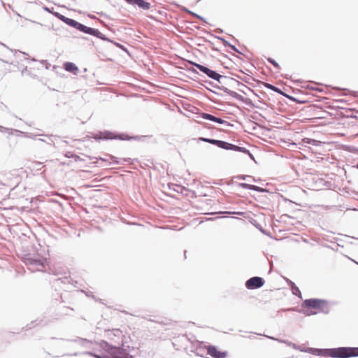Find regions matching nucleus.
<instances>
[{"mask_svg":"<svg viewBox=\"0 0 358 358\" xmlns=\"http://www.w3.org/2000/svg\"><path fill=\"white\" fill-rule=\"evenodd\" d=\"M303 306L315 309L312 313L316 314L319 312L328 313L329 310V303L325 300L311 299L303 301Z\"/></svg>","mask_w":358,"mask_h":358,"instance_id":"nucleus-1","label":"nucleus"},{"mask_svg":"<svg viewBox=\"0 0 358 358\" xmlns=\"http://www.w3.org/2000/svg\"><path fill=\"white\" fill-rule=\"evenodd\" d=\"M45 259L42 257H36L29 255L24 259V263L28 268L34 272L35 271H42L45 267Z\"/></svg>","mask_w":358,"mask_h":358,"instance_id":"nucleus-2","label":"nucleus"},{"mask_svg":"<svg viewBox=\"0 0 358 358\" xmlns=\"http://www.w3.org/2000/svg\"><path fill=\"white\" fill-rule=\"evenodd\" d=\"M200 140L203 142H207V143H211L213 145H217V147L221 148L222 149H225V150H232L239 151V152H245V153L248 152L244 148L239 147V146H237V145H233V144H231V143H229L227 142L222 141L210 139V138H200Z\"/></svg>","mask_w":358,"mask_h":358,"instance_id":"nucleus-3","label":"nucleus"},{"mask_svg":"<svg viewBox=\"0 0 358 358\" xmlns=\"http://www.w3.org/2000/svg\"><path fill=\"white\" fill-rule=\"evenodd\" d=\"M331 356L338 358H349L358 356V348H339L332 350Z\"/></svg>","mask_w":358,"mask_h":358,"instance_id":"nucleus-4","label":"nucleus"},{"mask_svg":"<svg viewBox=\"0 0 358 358\" xmlns=\"http://www.w3.org/2000/svg\"><path fill=\"white\" fill-rule=\"evenodd\" d=\"M204 348L207 350V355L213 358H226L228 356L227 351H221L215 345H206Z\"/></svg>","mask_w":358,"mask_h":358,"instance_id":"nucleus-5","label":"nucleus"},{"mask_svg":"<svg viewBox=\"0 0 358 358\" xmlns=\"http://www.w3.org/2000/svg\"><path fill=\"white\" fill-rule=\"evenodd\" d=\"M264 284V280L260 277H252L248 280L245 286L248 289H252L262 287Z\"/></svg>","mask_w":358,"mask_h":358,"instance_id":"nucleus-6","label":"nucleus"},{"mask_svg":"<svg viewBox=\"0 0 358 358\" xmlns=\"http://www.w3.org/2000/svg\"><path fill=\"white\" fill-rule=\"evenodd\" d=\"M93 138L95 139H114V138H119L121 140H127L129 139L127 136L125 135H121V136H115L111 132L105 131V132H101L99 135L94 134Z\"/></svg>","mask_w":358,"mask_h":358,"instance_id":"nucleus-7","label":"nucleus"},{"mask_svg":"<svg viewBox=\"0 0 358 358\" xmlns=\"http://www.w3.org/2000/svg\"><path fill=\"white\" fill-rule=\"evenodd\" d=\"M194 66L201 72L206 73L208 77L215 80H219L221 76L217 72L199 64H195Z\"/></svg>","mask_w":358,"mask_h":358,"instance_id":"nucleus-8","label":"nucleus"},{"mask_svg":"<svg viewBox=\"0 0 358 358\" xmlns=\"http://www.w3.org/2000/svg\"><path fill=\"white\" fill-rule=\"evenodd\" d=\"M67 24L70 27L76 28V29L85 34H90V27H87L73 19L70 18L69 20V23Z\"/></svg>","mask_w":358,"mask_h":358,"instance_id":"nucleus-9","label":"nucleus"},{"mask_svg":"<svg viewBox=\"0 0 358 358\" xmlns=\"http://www.w3.org/2000/svg\"><path fill=\"white\" fill-rule=\"evenodd\" d=\"M56 282L58 285L63 284L64 285V289H69V285H71L73 287H78V281L73 280L70 276L64 277L62 278H58L56 280Z\"/></svg>","mask_w":358,"mask_h":358,"instance_id":"nucleus-10","label":"nucleus"},{"mask_svg":"<svg viewBox=\"0 0 358 358\" xmlns=\"http://www.w3.org/2000/svg\"><path fill=\"white\" fill-rule=\"evenodd\" d=\"M64 69L74 75H80L83 77H86L85 75H82V71L80 70L74 63L66 62L64 64Z\"/></svg>","mask_w":358,"mask_h":358,"instance_id":"nucleus-11","label":"nucleus"},{"mask_svg":"<svg viewBox=\"0 0 358 358\" xmlns=\"http://www.w3.org/2000/svg\"><path fill=\"white\" fill-rule=\"evenodd\" d=\"M127 3L131 5H136L143 10H148L150 8V3L145 1L144 0H126Z\"/></svg>","mask_w":358,"mask_h":358,"instance_id":"nucleus-12","label":"nucleus"},{"mask_svg":"<svg viewBox=\"0 0 358 358\" xmlns=\"http://www.w3.org/2000/svg\"><path fill=\"white\" fill-rule=\"evenodd\" d=\"M68 341L73 343L76 345L80 346V347H86L88 343H90V341L86 338H83L78 337L76 339H71L68 340Z\"/></svg>","mask_w":358,"mask_h":358,"instance_id":"nucleus-13","label":"nucleus"},{"mask_svg":"<svg viewBox=\"0 0 358 358\" xmlns=\"http://www.w3.org/2000/svg\"><path fill=\"white\" fill-rule=\"evenodd\" d=\"M39 136H45L47 138H39L38 140L43 142L46 143L48 145H52L55 143L54 138H56V136H54L52 135H45V134H40Z\"/></svg>","mask_w":358,"mask_h":358,"instance_id":"nucleus-14","label":"nucleus"},{"mask_svg":"<svg viewBox=\"0 0 358 358\" xmlns=\"http://www.w3.org/2000/svg\"><path fill=\"white\" fill-rule=\"evenodd\" d=\"M77 236L78 237H84V236H87V229H84L83 228H80L79 229L77 230Z\"/></svg>","mask_w":358,"mask_h":358,"instance_id":"nucleus-15","label":"nucleus"},{"mask_svg":"<svg viewBox=\"0 0 358 358\" xmlns=\"http://www.w3.org/2000/svg\"><path fill=\"white\" fill-rule=\"evenodd\" d=\"M264 85H265V87L266 88L270 89V90H273L274 92H278V93L281 92L280 90H279L278 87H275V86H273V85H271L269 83H265Z\"/></svg>","mask_w":358,"mask_h":358,"instance_id":"nucleus-16","label":"nucleus"},{"mask_svg":"<svg viewBox=\"0 0 358 358\" xmlns=\"http://www.w3.org/2000/svg\"><path fill=\"white\" fill-rule=\"evenodd\" d=\"M202 117L206 119V120H211V121H213L215 120V116L210 115V114H208V113H203L202 114Z\"/></svg>","mask_w":358,"mask_h":358,"instance_id":"nucleus-17","label":"nucleus"},{"mask_svg":"<svg viewBox=\"0 0 358 358\" xmlns=\"http://www.w3.org/2000/svg\"><path fill=\"white\" fill-rule=\"evenodd\" d=\"M58 19L62 20V22H64V23H66L67 24L69 23V20L70 18H69L62 14H59L58 16Z\"/></svg>","mask_w":358,"mask_h":358,"instance_id":"nucleus-18","label":"nucleus"},{"mask_svg":"<svg viewBox=\"0 0 358 358\" xmlns=\"http://www.w3.org/2000/svg\"><path fill=\"white\" fill-rule=\"evenodd\" d=\"M268 61L269 63L273 64L275 68H277V69L280 68L279 64L273 59L268 58Z\"/></svg>","mask_w":358,"mask_h":358,"instance_id":"nucleus-19","label":"nucleus"},{"mask_svg":"<svg viewBox=\"0 0 358 358\" xmlns=\"http://www.w3.org/2000/svg\"><path fill=\"white\" fill-rule=\"evenodd\" d=\"M110 159L111 160H113L115 164H121V163H122V162H121V161H123V162H125V161H126V160H125V159H120V160H117V159H116L117 158H116L115 157H114V156H110Z\"/></svg>","mask_w":358,"mask_h":358,"instance_id":"nucleus-20","label":"nucleus"},{"mask_svg":"<svg viewBox=\"0 0 358 358\" xmlns=\"http://www.w3.org/2000/svg\"><path fill=\"white\" fill-rule=\"evenodd\" d=\"M106 159L101 158L99 160H96V162H92L91 161V164H96V163H98L100 165H103V164L106 162Z\"/></svg>","mask_w":358,"mask_h":358,"instance_id":"nucleus-21","label":"nucleus"},{"mask_svg":"<svg viewBox=\"0 0 358 358\" xmlns=\"http://www.w3.org/2000/svg\"><path fill=\"white\" fill-rule=\"evenodd\" d=\"M214 122L219 123V124H223L224 122V120H223L221 118L215 117Z\"/></svg>","mask_w":358,"mask_h":358,"instance_id":"nucleus-22","label":"nucleus"},{"mask_svg":"<svg viewBox=\"0 0 358 358\" xmlns=\"http://www.w3.org/2000/svg\"><path fill=\"white\" fill-rule=\"evenodd\" d=\"M43 10H45V11L50 13H52L53 11L52 10V9H53V8H48L46 6H44L43 8Z\"/></svg>","mask_w":358,"mask_h":358,"instance_id":"nucleus-23","label":"nucleus"},{"mask_svg":"<svg viewBox=\"0 0 358 358\" xmlns=\"http://www.w3.org/2000/svg\"><path fill=\"white\" fill-rule=\"evenodd\" d=\"M38 135H39V134H38V135H36V134L34 135V134H27V135H26V136H27V137H28V138H34L36 136H38Z\"/></svg>","mask_w":358,"mask_h":358,"instance_id":"nucleus-24","label":"nucleus"},{"mask_svg":"<svg viewBox=\"0 0 358 358\" xmlns=\"http://www.w3.org/2000/svg\"><path fill=\"white\" fill-rule=\"evenodd\" d=\"M90 32H91V35H96L97 30H95V29L91 28Z\"/></svg>","mask_w":358,"mask_h":358,"instance_id":"nucleus-25","label":"nucleus"},{"mask_svg":"<svg viewBox=\"0 0 358 358\" xmlns=\"http://www.w3.org/2000/svg\"><path fill=\"white\" fill-rule=\"evenodd\" d=\"M52 14L58 18V16H59V15L60 13H58V12H54V11H53V12L52 13Z\"/></svg>","mask_w":358,"mask_h":358,"instance_id":"nucleus-26","label":"nucleus"},{"mask_svg":"<svg viewBox=\"0 0 358 358\" xmlns=\"http://www.w3.org/2000/svg\"><path fill=\"white\" fill-rule=\"evenodd\" d=\"M115 358H133V357H117Z\"/></svg>","mask_w":358,"mask_h":358,"instance_id":"nucleus-27","label":"nucleus"},{"mask_svg":"<svg viewBox=\"0 0 358 358\" xmlns=\"http://www.w3.org/2000/svg\"><path fill=\"white\" fill-rule=\"evenodd\" d=\"M87 69L86 67L83 68V72L84 73L87 72Z\"/></svg>","mask_w":358,"mask_h":358,"instance_id":"nucleus-28","label":"nucleus"},{"mask_svg":"<svg viewBox=\"0 0 358 358\" xmlns=\"http://www.w3.org/2000/svg\"><path fill=\"white\" fill-rule=\"evenodd\" d=\"M0 44H1V45H3L4 47H6V48H8H8L5 44H3V43H1V42H0Z\"/></svg>","mask_w":358,"mask_h":358,"instance_id":"nucleus-29","label":"nucleus"},{"mask_svg":"<svg viewBox=\"0 0 358 358\" xmlns=\"http://www.w3.org/2000/svg\"><path fill=\"white\" fill-rule=\"evenodd\" d=\"M85 354L90 355V352H85Z\"/></svg>","mask_w":358,"mask_h":358,"instance_id":"nucleus-30","label":"nucleus"},{"mask_svg":"<svg viewBox=\"0 0 358 358\" xmlns=\"http://www.w3.org/2000/svg\"><path fill=\"white\" fill-rule=\"evenodd\" d=\"M357 168H358V164H357Z\"/></svg>","mask_w":358,"mask_h":358,"instance_id":"nucleus-31","label":"nucleus"}]
</instances>
